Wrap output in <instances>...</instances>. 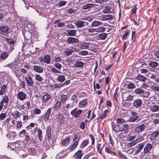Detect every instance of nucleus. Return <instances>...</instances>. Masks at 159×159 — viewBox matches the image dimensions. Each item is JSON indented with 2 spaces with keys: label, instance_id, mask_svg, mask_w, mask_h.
I'll return each mask as SVG.
<instances>
[{
  "label": "nucleus",
  "instance_id": "1",
  "mask_svg": "<svg viewBox=\"0 0 159 159\" xmlns=\"http://www.w3.org/2000/svg\"><path fill=\"white\" fill-rule=\"evenodd\" d=\"M150 111L152 112H155L159 111V106L156 105L155 103L152 102L148 106Z\"/></svg>",
  "mask_w": 159,
  "mask_h": 159
},
{
  "label": "nucleus",
  "instance_id": "2",
  "mask_svg": "<svg viewBox=\"0 0 159 159\" xmlns=\"http://www.w3.org/2000/svg\"><path fill=\"white\" fill-rule=\"evenodd\" d=\"M9 28L7 25L0 26V34L5 36L8 34Z\"/></svg>",
  "mask_w": 159,
  "mask_h": 159
},
{
  "label": "nucleus",
  "instance_id": "3",
  "mask_svg": "<svg viewBox=\"0 0 159 159\" xmlns=\"http://www.w3.org/2000/svg\"><path fill=\"white\" fill-rule=\"evenodd\" d=\"M75 25L78 28H81L87 25L88 23L80 20H77L75 23Z\"/></svg>",
  "mask_w": 159,
  "mask_h": 159
},
{
  "label": "nucleus",
  "instance_id": "4",
  "mask_svg": "<svg viewBox=\"0 0 159 159\" xmlns=\"http://www.w3.org/2000/svg\"><path fill=\"white\" fill-rule=\"evenodd\" d=\"M146 126L145 124H142L137 126L135 128V131L139 133L143 131L146 128Z\"/></svg>",
  "mask_w": 159,
  "mask_h": 159
},
{
  "label": "nucleus",
  "instance_id": "5",
  "mask_svg": "<svg viewBox=\"0 0 159 159\" xmlns=\"http://www.w3.org/2000/svg\"><path fill=\"white\" fill-rule=\"evenodd\" d=\"M77 110V108H75L71 111V114L74 116L76 118L78 117L82 112V110H79L76 111Z\"/></svg>",
  "mask_w": 159,
  "mask_h": 159
},
{
  "label": "nucleus",
  "instance_id": "6",
  "mask_svg": "<svg viewBox=\"0 0 159 159\" xmlns=\"http://www.w3.org/2000/svg\"><path fill=\"white\" fill-rule=\"evenodd\" d=\"M28 76L25 77V80L26 83L30 86H32L33 85V82L32 78L29 75Z\"/></svg>",
  "mask_w": 159,
  "mask_h": 159
},
{
  "label": "nucleus",
  "instance_id": "7",
  "mask_svg": "<svg viewBox=\"0 0 159 159\" xmlns=\"http://www.w3.org/2000/svg\"><path fill=\"white\" fill-rule=\"evenodd\" d=\"M152 145L150 143L147 144L144 147L143 149V153H147L149 152H150L152 148Z\"/></svg>",
  "mask_w": 159,
  "mask_h": 159
},
{
  "label": "nucleus",
  "instance_id": "8",
  "mask_svg": "<svg viewBox=\"0 0 159 159\" xmlns=\"http://www.w3.org/2000/svg\"><path fill=\"white\" fill-rule=\"evenodd\" d=\"M114 16L111 15H102L101 19L103 21L111 20L114 18Z\"/></svg>",
  "mask_w": 159,
  "mask_h": 159
},
{
  "label": "nucleus",
  "instance_id": "9",
  "mask_svg": "<svg viewBox=\"0 0 159 159\" xmlns=\"http://www.w3.org/2000/svg\"><path fill=\"white\" fill-rule=\"evenodd\" d=\"M144 146V144L143 143L137 145V146L135 147V148L136 149H135V154H137L139 153L140 151L142 149Z\"/></svg>",
  "mask_w": 159,
  "mask_h": 159
},
{
  "label": "nucleus",
  "instance_id": "10",
  "mask_svg": "<svg viewBox=\"0 0 159 159\" xmlns=\"http://www.w3.org/2000/svg\"><path fill=\"white\" fill-rule=\"evenodd\" d=\"M83 155L82 151L79 150L74 154L73 157L75 159H81Z\"/></svg>",
  "mask_w": 159,
  "mask_h": 159
},
{
  "label": "nucleus",
  "instance_id": "11",
  "mask_svg": "<svg viewBox=\"0 0 159 159\" xmlns=\"http://www.w3.org/2000/svg\"><path fill=\"white\" fill-rule=\"evenodd\" d=\"M51 111L52 109L50 108L47 110V112L45 114L43 119L45 121H47L48 120Z\"/></svg>",
  "mask_w": 159,
  "mask_h": 159
},
{
  "label": "nucleus",
  "instance_id": "12",
  "mask_svg": "<svg viewBox=\"0 0 159 159\" xmlns=\"http://www.w3.org/2000/svg\"><path fill=\"white\" fill-rule=\"evenodd\" d=\"M67 42L70 43H78L79 41L77 38L70 37L67 39Z\"/></svg>",
  "mask_w": 159,
  "mask_h": 159
},
{
  "label": "nucleus",
  "instance_id": "13",
  "mask_svg": "<svg viewBox=\"0 0 159 159\" xmlns=\"http://www.w3.org/2000/svg\"><path fill=\"white\" fill-rule=\"evenodd\" d=\"M34 70L39 73H42L43 72V69L41 67L38 65L34 66Z\"/></svg>",
  "mask_w": 159,
  "mask_h": 159
},
{
  "label": "nucleus",
  "instance_id": "14",
  "mask_svg": "<svg viewBox=\"0 0 159 159\" xmlns=\"http://www.w3.org/2000/svg\"><path fill=\"white\" fill-rule=\"evenodd\" d=\"M142 100L140 99H138L135 100L133 102V106L136 107H140L142 104Z\"/></svg>",
  "mask_w": 159,
  "mask_h": 159
},
{
  "label": "nucleus",
  "instance_id": "15",
  "mask_svg": "<svg viewBox=\"0 0 159 159\" xmlns=\"http://www.w3.org/2000/svg\"><path fill=\"white\" fill-rule=\"evenodd\" d=\"M87 104V101L86 99H84L80 102L78 104V106L80 108H83L85 107Z\"/></svg>",
  "mask_w": 159,
  "mask_h": 159
},
{
  "label": "nucleus",
  "instance_id": "16",
  "mask_svg": "<svg viewBox=\"0 0 159 159\" xmlns=\"http://www.w3.org/2000/svg\"><path fill=\"white\" fill-rule=\"evenodd\" d=\"M89 43H83L81 44L80 48V49H87L89 46Z\"/></svg>",
  "mask_w": 159,
  "mask_h": 159
},
{
  "label": "nucleus",
  "instance_id": "17",
  "mask_svg": "<svg viewBox=\"0 0 159 159\" xmlns=\"http://www.w3.org/2000/svg\"><path fill=\"white\" fill-rule=\"evenodd\" d=\"M44 61L43 62L47 64H49L50 63L51 58L50 57L49 55H45L43 57Z\"/></svg>",
  "mask_w": 159,
  "mask_h": 159
},
{
  "label": "nucleus",
  "instance_id": "18",
  "mask_svg": "<svg viewBox=\"0 0 159 159\" xmlns=\"http://www.w3.org/2000/svg\"><path fill=\"white\" fill-rule=\"evenodd\" d=\"M70 142V139L68 137L66 139H63L61 142V144L62 146H68Z\"/></svg>",
  "mask_w": 159,
  "mask_h": 159
},
{
  "label": "nucleus",
  "instance_id": "19",
  "mask_svg": "<svg viewBox=\"0 0 159 159\" xmlns=\"http://www.w3.org/2000/svg\"><path fill=\"white\" fill-rule=\"evenodd\" d=\"M102 23L99 21H94L92 22L91 26L92 27H97L102 25Z\"/></svg>",
  "mask_w": 159,
  "mask_h": 159
},
{
  "label": "nucleus",
  "instance_id": "20",
  "mask_svg": "<svg viewBox=\"0 0 159 159\" xmlns=\"http://www.w3.org/2000/svg\"><path fill=\"white\" fill-rule=\"evenodd\" d=\"M76 30H66L68 35L75 36L76 34Z\"/></svg>",
  "mask_w": 159,
  "mask_h": 159
},
{
  "label": "nucleus",
  "instance_id": "21",
  "mask_svg": "<svg viewBox=\"0 0 159 159\" xmlns=\"http://www.w3.org/2000/svg\"><path fill=\"white\" fill-rule=\"evenodd\" d=\"M51 96L48 93H46L42 97V100L43 101L46 102L51 99Z\"/></svg>",
  "mask_w": 159,
  "mask_h": 159
},
{
  "label": "nucleus",
  "instance_id": "22",
  "mask_svg": "<svg viewBox=\"0 0 159 159\" xmlns=\"http://www.w3.org/2000/svg\"><path fill=\"white\" fill-rule=\"evenodd\" d=\"M95 6V4L93 3H88L84 5L83 6V9L84 10H86Z\"/></svg>",
  "mask_w": 159,
  "mask_h": 159
},
{
  "label": "nucleus",
  "instance_id": "23",
  "mask_svg": "<svg viewBox=\"0 0 159 159\" xmlns=\"http://www.w3.org/2000/svg\"><path fill=\"white\" fill-rule=\"evenodd\" d=\"M159 135V130L153 132L151 134V139H154Z\"/></svg>",
  "mask_w": 159,
  "mask_h": 159
},
{
  "label": "nucleus",
  "instance_id": "24",
  "mask_svg": "<svg viewBox=\"0 0 159 159\" xmlns=\"http://www.w3.org/2000/svg\"><path fill=\"white\" fill-rule=\"evenodd\" d=\"M129 126L127 124H124L120 127L121 131H125L129 129Z\"/></svg>",
  "mask_w": 159,
  "mask_h": 159
},
{
  "label": "nucleus",
  "instance_id": "25",
  "mask_svg": "<svg viewBox=\"0 0 159 159\" xmlns=\"http://www.w3.org/2000/svg\"><path fill=\"white\" fill-rule=\"evenodd\" d=\"M18 97L20 100H23L25 98V95L23 92L21 91L18 93Z\"/></svg>",
  "mask_w": 159,
  "mask_h": 159
},
{
  "label": "nucleus",
  "instance_id": "26",
  "mask_svg": "<svg viewBox=\"0 0 159 159\" xmlns=\"http://www.w3.org/2000/svg\"><path fill=\"white\" fill-rule=\"evenodd\" d=\"M136 79L143 82H145L147 79V78L141 75H138L136 77Z\"/></svg>",
  "mask_w": 159,
  "mask_h": 159
},
{
  "label": "nucleus",
  "instance_id": "27",
  "mask_svg": "<svg viewBox=\"0 0 159 159\" xmlns=\"http://www.w3.org/2000/svg\"><path fill=\"white\" fill-rule=\"evenodd\" d=\"M107 37V34L106 33H102L98 35V38L101 40H104Z\"/></svg>",
  "mask_w": 159,
  "mask_h": 159
},
{
  "label": "nucleus",
  "instance_id": "28",
  "mask_svg": "<svg viewBox=\"0 0 159 159\" xmlns=\"http://www.w3.org/2000/svg\"><path fill=\"white\" fill-rule=\"evenodd\" d=\"M102 12L105 14L111 13V8L108 6H105L103 8Z\"/></svg>",
  "mask_w": 159,
  "mask_h": 159
},
{
  "label": "nucleus",
  "instance_id": "29",
  "mask_svg": "<svg viewBox=\"0 0 159 159\" xmlns=\"http://www.w3.org/2000/svg\"><path fill=\"white\" fill-rule=\"evenodd\" d=\"M11 114L15 118H19L21 116L20 112L17 111H16L13 112Z\"/></svg>",
  "mask_w": 159,
  "mask_h": 159
},
{
  "label": "nucleus",
  "instance_id": "30",
  "mask_svg": "<svg viewBox=\"0 0 159 159\" xmlns=\"http://www.w3.org/2000/svg\"><path fill=\"white\" fill-rule=\"evenodd\" d=\"M78 140L75 141V142L74 144L71 146L70 148V151H73L74 149H75L76 147L77 146L78 143V141L79 139H78Z\"/></svg>",
  "mask_w": 159,
  "mask_h": 159
},
{
  "label": "nucleus",
  "instance_id": "31",
  "mask_svg": "<svg viewBox=\"0 0 159 159\" xmlns=\"http://www.w3.org/2000/svg\"><path fill=\"white\" fill-rule=\"evenodd\" d=\"M8 53L7 52H2L0 55V58L2 59H5L8 56Z\"/></svg>",
  "mask_w": 159,
  "mask_h": 159
},
{
  "label": "nucleus",
  "instance_id": "32",
  "mask_svg": "<svg viewBox=\"0 0 159 159\" xmlns=\"http://www.w3.org/2000/svg\"><path fill=\"white\" fill-rule=\"evenodd\" d=\"M84 63L83 62L78 61H76L75 66L76 67H81L83 66Z\"/></svg>",
  "mask_w": 159,
  "mask_h": 159
},
{
  "label": "nucleus",
  "instance_id": "33",
  "mask_svg": "<svg viewBox=\"0 0 159 159\" xmlns=\"http://www.w3.org/2000/svg\"><path fill=\"white\" fill-rule=\"evenodd\" d=\"M61 106V102L59 101L57 102L55 104V106L54 107L55 109L57 111H58Z\"/></svg>",
  "mask_w": 159,
  "mask_h": 159
},
{
  "label": "nucleus",
  "instance_id": "34",
  "mask_svg": "<svg viewBox=\"0 0 159 159\" xmlns=\"http://www.w3.org/2000/svg\"><path fill=\"white\" fill-rule=\"evenodd\" d=\"M96 32L98 33L104 32L106 30V28L103 27H100L96 28Z\"/></svg>",
  "mask_w": 159,
  "mask_h": 159
},
{
  "label": "nucleus",
  "instance_id": "35",
  "mask_svg": "<svg viewBox=\"0 0 159 159\" xmlns=\"http://www.w3.org/2000/svg\"><path fill=\"white\" fill-rule=\"evenodd\" d=\"M9 101L8 98L7 96H4L2 98V99L1 101V102L3 103H4L7 104Z\"/></svg>",
  "mask_w": 159,
  "mask_h": 159
},
{
  "label": "nucleus",
  "instance_id": "36",
  "mask_svg": "<svg viewBox=\"0 0 159 159\" xmlns=\"http://www.w3.org/2000/svg\"><path fill=\"white\" fill-rule=\"evenodd\" d=\"M35 79L39 81H42L43 80V78L39 74H36L35 75Z\"/></svg>",
  "mask_w": 159,
  "mask_h": 159
},
{
  "label": "nucleus",
  "instance_id": "37",
  "mask_svg": "<svg viewBox=\"0 0 159 159\" xmlns=\"http://www.w3.org/2000/svg\"><path fill=\"white\" fill-rule=\"evenodd\" d=\"M139 116H131L129 119V122H134L138 119Z\"/></svg>",
  "mask_w": 159,
  "mask_h": 159
},
{
  "label": "nucleus",
  "instance_id": "38",
  "mask_svg": "<svg viewBox=\"0 0 159 159\" xmlns=\"http://www.w3.org/2000/svg\"><path fill=\"white\" fill-rule=\"evenodd\" d=\"M28 152L31 155L35 154V149L33 147H30L28 149Z\"/></svg>",
  "mask_w": 159,
  "mask_h": 159
},
{
  "label": "nucleus",
  "instance_id": "39",
  "mask_svg": "<svg viewBox=\"0 0 159 159\" xmlns=\"http://www.w3.org/2000/svg\"><path fill=\"white\" fill-rule=\"evenodd\" d=\"M37 132L38 133V137L40 141H41L42 139V132L40 129H38L37 130Z\"/></svg>",
  "mask_w": 159,
  "mask_h": 159
},
{
  "label": "nucleus",
  "instance_id": "40",
  "mask_svg": "<svg viewBox=\"0 0 159 159\" xmlns=\"http://www.w3.org/2000/svg\"><path fill=\"white\" fill-rule=\"evenodd\" d=\"M150 94L149 92L143 90V92L142 93V96L143 97L147 98L148 97V96Z\"/></svg>",
  "mask_w": 159,
  "mask_h": 159
},
{
  "label": "nucleus",
  "instance_id": "41",
  "mask_svg": "<svg viewBox=\"0 0 159 159\" xmlns=\"http://www.w3.org/2000/svg\"><path fill=\"white\" fill-rule=\"evenodd\" d=\"M57 80L58 81L60 82H64L65 80V77L62 75L59 76L57 79Z\"/></svg>",
  "mask_w": 159,
  "mask_h": 159
},
{
  "label": "nucleus",
  "instance_id": "42",
  "mask_svg": "<svg viewBox=\"0 0 159 159\" xmlns=\"http://www.w3.org/2000/svg\"><path fill=\"white\" fill-rule=\"evenodd\" d=\"M150 88L153 90L159 92V86L156 85H153L151 86Z\"/></svg>",
  "mask_w": 159,
  "mask_h": 159
},
{
  "label": "nucleus",
  "instance_id": "43",
  "mask_svg": "<svg viewBox=\"0 0 159 159\" xmlns=\"http://www.w3.org/2000/svg\"><path fill=\"white\" fill-rule=\"evenodd\" d=\"M5 41H6L9 44H12L14 43V41L13 39L7 38H5Z\"/></svg>",
  "mask_w": 159,
  "mask_h": 159
},
{
  "label": "nucleus",
  "instance_id": "44",
  "mask_svg": "<svg viewBox=\"0 0 159 159\" xmlns=\"http://www.w3.org/2000/svg\"><path fill=\"white\" fill-rule=\"evenodd\" d=\"M67 98V96L66 95H62L61 97V100L62 103H65Z\"/></svg>",
  "mask_w": 159,
  "mask_h": 159
},
{
  "label": "nucleus",
  "instance_id": "45",
  "mask_svg": "<svg viewBox=\"0 0 159 159\" xmlns=\"http://www.w3.org/2000/svg\"><path fill=\"white\" fill-rule=\"evenodd\" d=\"M127 87L129 89H133L135 88L134 84L131 82L127 84Z\"/></svg>",
  "mask_w": 159,
  "mask_h": 159
},
{
  "label": "nucleus",
  "instance_id": "46",
  "mask_svg": "<svg viewBox=\"0 0 159 159\" xmlns=\"http://www.w3.org/2000/svg\"><path fill=\"white\" fill-rule=\"evenodd\" d=\"M108 110H105L103 112V113H102L101 115V118L103 119L105 118L106 116V113L108 112Z\"/></svg>",
  "mask_w": 159,
  "mask_h": 159
},
{
  "label": "nucleus",
  "instance_id": "47",
  "mask_svg": "<svg viewBox=\"0 0 159 159\" xmlns=\"http://www.w3.org/2000/svg\"><path fill=\"white\" fill-rule=\"evenodd\" d=\"M150 66L153 67H155L157 66V63L156 62L152 61L149 63Z\"/></svg>",
  "mask_w": 159,
  "mask_h": 159
},
{
  "label": "nucleus",
  "instance_id": "48",
  "mask_svg": "<svg viewBox=\"0 0 159 159\" xmlns=\"http://www.w3.org/2000/svg\"><path fill=\"white\" fill-rule=\"evenodd\" d=\"M136 143V141H134L132 142L129 143L127 144L128 147H130L134 145Z\"/></svg>",
  "mask_w": 159,
  "mask_h": 159
},
{
  "label": "nucleus",
  "instance_id": "49",
  "mask_svg": "<svg viewBox=\"0 0 159 159\" xmlns=\"http://www.w3.org/2000/svg\"><path fill=\"white\" fill-rule=\"evenodd\" d=\"M143 90L141 89L138 88L136 89L135 90V93L138 94H142Z\"/></svg>",
  "mask_w": 159,
  "mask_h": 159
},
{
  "label": "nucleus",
  "instance_id": "50",
  "mask_svg": "<svg viewBox=\"0 0 159 159\" xmlns=\"http://www.w3.org/2000/svg\"><path fill=\"white\" fill-rule=\"evenodd\" d=\"M51 130L50 129H49V128H48L47 129L46 132L47 134V137L48 139H49L51 138Z\"/></svg>",
  "mask_w": 159,
  "mask_h": 159
},
{
  "label": "nucleus",
  "instance_id": "51",
  "mask_svg": "<svg viewBox=\"0 0 159 159\" xmlns=\"http://www.w3.org/2000/svg\"><path fill=\"white\" fill-rule=\"evenodd\" d=\"M88 143V141L87 140H85L83 141L81 145V148H83L85 147L86 146Z\"/></svg>",
  "mask_w": 159,
  "mask_h": 159
},
{
  "label": "nucleus",
  "instance_id": "52",
  "mask_svg": "<svg viewBox=\"0 0 159 159\" xmlns=\"http://www.w3.org/2000/svg\"><path fill=\"white\" fill-rule=\"evenodd\" d=\"M54 66L57 69L60 70L61 69L62 66L59 63H57L55 64Z\"/></svg>",
  "mask_w": 159,
  "mask_h": 159
},
{
  "label": "nucleus",
  "instance_id": "53",
  "mask_svg": "<svg viewBox=\"0 0 159 159\" xmlns=\"http://www.w3.org/2000/svg\"><path fill=\"white\" fill-rule=\"evenodd\" d=\"M64 118V116L61 114H60L58 117L57 121L60 123H61Z\"/></svg>",
  "mask_w": 159,
  "mask_h": 159
},
{
  "label": "nucleus",
  "instance_id": "54",
  "mask_svg": "<svg viewBox=\"0 0 159 159\" xmlns=\"http://www.w3.org/2000/svg\"><path fill=\"white\" fill-rule=\"evenodd\" d=\"M65 52L67 56H69L72 54V53L73 52V51H72V50H71L70 49H66L65 51Z\"/></svg>",
  "mask_w": 159,
  "mask_h": 159
},
{
  "label": "nucleus",
  "instance_id": "55",
  "mask_svg": "<svg viewBox=\"0 0 159 159\" xmlns=\"http://www.w3.org/2000/svg\"><path fill=\"white\" fill-rule=\"evenodd\" d=\"M155 75H154L151 73H149L148 74L147 76L148 78L154 79L155 78Z\"/></svg>",
  "mask_w": 159,
  "mask_h": 159
},
{
  "label": "nucleus",
  "instance_id": "56",
  "mask_svg": "<svg viewBox=\"0 0 159 159\" xmlns=\"http://www.w3.org/2000/svg\"><path fill=\"white\" fill-rule=\"evenodd\" d=\"M17 124L16 129H18L19 128H20L22 126V122L21 121H17Z\"/></svg>",
  "mask_w": 159,
  "mask_h": 159
},
{
  "label": "nucleus",
  "instance_id": "57",
  "mask_svg": "<svg viewBox=\"0 0 159 159\" xmlns=\"http://www.w3.org/2000/svg\"><path fill=\"white\" fill-rule=\"evenodd\" d=\"M116 121L117 123H123L125 122V120L122 118H118L116 119Z\"/></svg>",
  "mask_w": 159,
  "mask_h": 159
},
{
  "label": "nucleus",
  "instance_id": "58",
  "mask_svg": "<svg viewBox=\"0 0 159 159\" xmlns=\"http://www.w3.org/2000/svg\"><path fill=\"white\" fill-rule=\"evenodd\" d=\"M139 70L141 73H147L148 72V70L144 68H141Z\"/></svg>",
  "mask_w": 159,
  "mask_h": 159
},
{
  "label": "nucleus",
  "instance_id": "59",
  "mask_svg": "<svg viewBox=\"0 0 159 159\" xmlns=\"http://www.w3.org/2000/svg\"><path fill=\"white\" fill-rule=\"evenodd\" d=\"M88 52L86 51H80L79 54L81 55H86L88 54Z\"/></svg>",
  "mask_w": 159,
  "mask_h": 159
},
{
  "label": "nucleus",
  "instance_id": "60",
  "mask_svg": "<svg viewBox=\"0 0 159 159\" xmlns=\"http://www.w3.org/2000/svg\"><path fill=\"white\" fill-rule=\"evenodd\" d=\"M6 114L4 113H2L0 115V119L1 120H3L6 116Z\"/></svg>",
  "mask_w": 159,
  "mask_h": 159
},
{
  "label": "nucleus",
  "instance_id": "61",
  "mask_svg": "<svg viewBox=\"0 0 159 159\" xmlns=\"http://www.w3.org/2000/svg\"><path fill=\"white\" fill-rule=\"evenodd\" d=\"M105 151L106 152H107L108 153H110L111 152L112 153L114 154V155H116L115 153L114 152H111L110 151V148H107V147L105 148Z\"/></svg>",
  "mask_w": 159,
  "mask_h": 159
},
{
  "label": "nucleus",
  "instance_id": "62",
  "mask_svg": "<svg viewBox=\"0 0 159 159\" xmlns=\"http://www.w3.org/2000/svg\"><path fill=\"white\" fill-rule=\"evenodd\" d=\"M89 33H94L96 32V28H91L88 30Z\"/></svg>",
  "mask_w": 159,
  "mask_h": 159
},
{
  "label": "nucleus",
  "instance_id": "63",
  "mask_svg": "<svg viewBox=\"0 0 159 159\" xmlns=\"http://www.w3.org/2000/svg\"><path fill=\"white\" fill-rule=\"evenodd\" d=\"M135 136H133V135L130 136L128 138L127 140L129 141H131L133 140L135 138Z\"/></svg>",
  "mask_w": 159,
  "mask_h": 159
},
{
  "label": "nucleus",
  "instance_id": "64",
  "mask_svg": "<svg viewBox=\"0 0 159 159\" xmlns=\"http://www.w3.org/2000/svg\"><path fill=\"white\" fill-rule=\"evenodd\" d=\"M34 112L35 114H39L41 113V111L39 109H37L34 110Z\"/></svg>",
  "mask_w": 159,
  "mask_h": 159
}]
</instances>
